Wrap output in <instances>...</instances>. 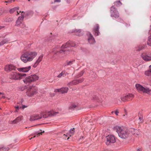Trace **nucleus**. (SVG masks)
<instances>
[{
  "label": "nucleus",
  "instance_id": "obj_36",
  "mask_svg": "<svg viewBox=\"0 0 151 151\" xmlns=\"http://www.w3.org/2000/svg\"><path fill=\"white\" fill-rule=\"evenodd\" d=\"M75 61V60H72V61H67V65H72L73 63Z\"/></svg>",
  "mask_w": 151,
  "mask_h": 151
},
{
  "label": "nucleus",
  "instance_id": "obj_19",
  "mask_svg": "<svg viewBox=\"0 0 151 151\" xmlns=\"http://www.w3.org/2000/svg\"><path fill=\"white\" fill-rule=\"evenodd\" d=\"M88 40L90 44H93L95 43V41L94 37H93L92 34L91 33L89 34V37L88 39Z\"/></svg>",
  "mask_w": 151,
  "mask_h": 151
},
{
  "label": "nucleus",
  "instance_id": "obj_48",
  "mask_svg": "<svg viewBox=\"0 0 151 151\" xmlns=\"http://www.w3.org/2000/svg\"><path fill=\"white\" fill-rule=\"evenodd\" d=\"M27 107V106H25V105H22V109H24V108H26Z\"/></svg>",
  "mask_w": 151,
  "mask_h": 151
},
{
  "label": "nucleus",
  "instance_id": "obj_15",
  "mask_svg": "<svg viewBox=\"0 0 151 151\" xmlns=\"http://www.w3.org/2000/svg\"><path fill=\"white\" fill-rule=\"evenodd\" d=\"M17 68L12 65H8L5 66L4 69L6 71L8 72L12 70H15Z\"/></svg>",
  "mask_w": 151,
  "mask_h": 151
},
{
  "label": "nucleus",
  "instance_id": "obj_7",
  "mask_svg": "<svg viewBox=\"0 0 151 151\" xmlns=\"http://www.w3.org/2000/svg\"><path fill=\"white\" fill-rule=\"evenodd\" d=\"M34 88V86H30L29 88L27 90L26 93L27 96L31 97L37 93V90L32 88Z\"/></svg>",
  "mask_w": 151,
  "mask_h": 151
},
{
  "label": "nucleus",
  "instance_id": "obj_14",
  "mask_svg": "<svg viewBox=\"0 0 151 151\" xmlns=\"http://www.w3.org/2000/svg\"><path fill=\"white\" fill-rule=\"evenodd\" d=\"M31 69V66L29 65L27 67L17 68V69L20 72L26 73L29 71Z\"/></svg>",
  "mask_w": 151,
  "mask_h": 151
},
{
  "label": "nucleus",
  "instance_id": "obj_61",
  "mask_svg": "<svg viewBox=\"0 0 151 151\" xmlns=\"http://www.w3.org/2000/svg\"><path fill=\"white\" fill-rule=\"evenodd\" d=\"M77 35H78V36H81V35H80V34H79V35L78 34Z\"/></svg>",
  "mask_w": 151,
  "mask_h": 151
},
{
  "label": "nucleus",
  "instance_id": "obj_51",
  "mask_svg": "<svg viewBox=\"0 0 151 151\" xmlns=\"http://www.w3.org/2000/svg\"><path fill=\"white\" fill-rule=\"evenodd\" d=\"M12 1V0H9V1H6L5 2L6 3H11V2Z\"/></svg>",
  "mask_w": 151,
  "mask_h": 151
},
{
  "label": "nucleus",
  "instance_id": "obj_37",
  "mask_svg": "<svg viewBox=\"0 0 151 151\" xmlns=\"http://www.w3.org/2000/svg\"><path fill=\"white\" fill-rule=\"evenodd\" d=\"M69 47H70L69 45H66L65 43V44L63 45L61 47L62 48H66Z\"/></svg>",
  "mask_w": 151,
  "mask_h": 151
},
{
  "label": "nucleus",
  "instance_id": "obj_58",
  "mask_svg": "<svg viewBox=\"0 0 151 151\" xmlns=\"http://www.w3.org/2000/svg\"><path fill=\"white\" fill-rule=\"evenodd\" d=\"M5 97L4 96H2L1 97L2 98H3V99H5Z\"/></svg>",
  "mask_w": 151,
  "mask_h": 151
},
{
  "label": "nucleus",
  "instance_id": "obj_25",
  "mask_svg": "<svg viewBox=\"0 0 151 151\" xmlns=\"http://www.w3.org/2000/svg\"><path fill=\"white\" fill-rule=\"evenodd\" d=\"M145 75L147 76H151V69L149 68V70L145 71Z\"/></svg>",
  "mask_w": 151,
  "mask_h": 151
},
{
  "label": "nucleus",
  "instance_id": "obj_41",
  "mask_svg": "<svg viewBox=\"0 0 151 151\" xmlns=\"http://www.w3.org/2000/svg\"><path fill=\"white\" fill-rule=\"evenodd\" d=\"M42 57H43L42 56H40L39 57V58H38V59H37V60H38V61H39L40 62V61H41L42 60Z\"/></svg>",
  "mask_w": 151,
  "mask_h": 151
},
{
  "label": "nucleus",
  "instance_id": "obj_31",
  "mask_svg": "<svg viewBox=\"0 0 151 151\" xmlns=\"http://www.w3.org/2000/svg\"><path fill=\"white\" fill-rule=\"evenodd\" d=\"M147 44L148 45L151 46V35L148 38Z\"/></svg>",
  "mask_w": 151,
  "mask_h": 151
},
{
  "label": "nucleus",
  "instance_id": "obj_29",
  "mask_svg": "<svg viewBox=\"0 0 151 151\" xmlns=\"http://www.w3.org/2000/svg\"><path fill=\"white\" fill-rule=\"evenodd\" d=\"M74 132V128H73L70 129L69 131V136L70 137L73 135Z\"/></svg>",
  "mask_w": 151,
  "mask_h": 151
},
{
  "label": "nucleus",
  "instance_id": "obj_30",
  "mask_svg": "<svg viewBox=\"0 0 151 151\" xmlns=\"http://www.w3.org/2000/svg\"><path fill=\"white\" fill-rule=\"evenodd\" d=\"M44 132V131H41V132H36L35 134H36V135L35 136H34L33 138H35L36 137H38L40 135H42V133Z\"/></svg>",
  "mask_w": 151,
  "mask_h": 151
},
{
  "label": "nucleus",
  "instance_id": "obj_44",
  "mask_svg": "<svg viewBox=\"0 0 151 151\" xmlns=\"http://www.w3.org/2000/svg\"><path fill=\"white\" fill-rule=\"evenodd\" d=\"M24 13L23 12H22V13L21 14V17H23V19L24 18Z\"/></svg>",
  "mask_w": 151,
  "mask_h": 151
},
{
  "label": "nucleus",
  "instance_id": "obj_11",
  "mask_svg": "<svg viewBox=\"0 0 151 151\" xmlns=\"http://www.w3.org/2000/svg\"><path fill=\"white\" fill-rule=\"evenodd\" d=\"M134 97V95L131 93H129L121 97V99L122 101L125 102L127 101L131 100Z\"/></svg>",
  "mask_w": 151,
  "mask_h": 151
},
{
  "label": "nucleus",
  "instance_id": "obj_6",
  "mask_svg": "<svg viewBox=\"0 0 151 151\" xmlns=\"http://www.w3.org/2000/svg\"><path fill=\"white\" fill-rule=\"evenodd\" d=\"M111 16L112 17L117 18L119 16V13L114 6H112L110 8Z\"/></svg>",
  "mask_w": 151,
  "mask_h": 151
},
{
  "label": "nucleus",
  "instance_id": "obj_5",
  "mask_svg": "<svg viewBox=\"0 0 151 151\" xmlns=\"http://www.w3.org/2000/svg\"><path fill=\"white\" fill-rule=\"evenodd\" d=\"M39 77L36 75H32L27 77L23 80L24 83L26 84H29L32 82L37 80Z\"/></svg>",
  "mask_w": 151,
  "mask_h": 151
},
{
  "label": "nucleus",
  "instance_id": "obj_23",
  "mask_svg": "<svg viewBox=\"0 0 151 151\" xmlns=\"http://www.w3.org/2000/svg\"><path fill=\"white\" fill-rule=\"evenodd\" d=\"M120 0H118V1H115L114 3V6L116 7H119L122 5V3L120 1Z\"/></svg>",
  "mask_w": 151,
  "mask_h": 151
},
{
  "label": "nucleus",
  "instance_id": "obj_63",
  "mask_svg": "<svg viewBox=\"0 0 151 151\" xmlns=\"http://www.w3.org/2000/svg\"><path fill=\"white\" fill-rule=\"evenodd\" d=\"M69 138V137H68V138H67V140H68Z\"/></svg>",
  "mask_w": 151,
  "mask_h": 151
},
{
  "label": "nucleus",
  "instance_id": "obj_17",
  "mask_svg": "<svg viewBox=\"0 0 151 151\" xmlns=\"http://www.w3.org/2000/svg\"><path fill=\"white\" fill-rule=\"evenodd\" d=\"M99 26L98 24H96L94 26L93 29V31L95 36H98L100 33L99 31Z\"/></svg>",
  "mask_w": 151,
  "mask_h": 151
},
{
  "label": "nucleus",
  "instance_id": "obj_62",
  "mask_svg": "<svg viewBox=\"0 0 151 151\" xmlns=\"http://www.w3.org/2000/svg\"><path fill=\"white\" fill-rule=\"evenodd\" d=\"M114 112V111H112L111 112V113H113Z\"/></svg>",
  "mask_w": 151,
  "mask_h": 151
},
{
  "label": "nucleus",
  "instance_id": "obj_64",
  "mask_svg": "<svg viewBox=\"0 0 151 151\" xmlns=\"http://www.w3.org/2000/svg\"><path fill=\"white\" fill-rule=\"evenodd\" d=\"M81 137V138H83V137Z\"/></svg>",
  "mask_w": 151,
  "mask_h": 151
},
{
  "label": "nucleus",
  "instance_id": "obj_1",
  "mask_svg": "<svg viewBox=\"0 0 151 151\" xmlns=\"http://www.w3.org/2000/svg\"><path fill=\"white\" fill-rule=\"evenodd\" d=\"M37 52L31 51H23V54L21 56V59L24 63L32 61L37 55Z\"/></svg>",
  "mask_w": 151,
  "mask_h": 151
},
{
  "label": "nucleus",
  "instance_id": "obj_24",
  "mask_svg": "<svg viewBox=\"0 0 151 151\" xmlns=\"http://www.w3.org/2000/svg\"><path fill=\"white\" fill-rule=\"evenodd\" d=\"M66 45H69V46L73 47L76 46V44L73 42L71 41H69L66 43Z\"/></svg>",
  "mask_w": 151,
  "mask_h": 151
},
{
  "label": "nucleus",
  "instance_id": "obj_53",
  "mask_svg": "<svg viewBox=\"0 0 151 151\" xmlns=\"http://www.w3.org/2000/svg\"><path fill=\"white\" fill-rule=\"evenodd\" d=\"M137 151H142V150L140 148H138L137 150Z\"/></svg>",
  "mask_w": 151,
  "mask_h": 151
},
{
  "label": "nucleus",
  "instance_id": "obj_34",
  "mask_svg": "<svg viewBox=\"0 0 151 151\" xmlns=\"http://www.w3.org/2000/svg\"><path fill=\"white\" fill-rule=\"evenodd\" d=\"M40 62L39 61H38V60H37L36 62L34 63V65H33V67L35 68L36 67Z\"/></svg>",
  "mask_w": 151,
  "mask_h": 151
},
{
  "label": "nucleus",
  "instance_id": "obj_54",
  "mask_svg": "<svg viewBox=\"0 0 151 151\" xmlns=\"http://www.w3.org/2000/svg\"><path fill=\"white\" fill-rule=\"evenodd\" d=\"M64 135L66 137L68 136H69V133H67L66 134H64Z\"/></svg>",
  "mask_w": 151,
  "mask_h": 151
},
{
  "label": "nucleus",
  "instance_id": "obj_42",
  "mask_svg": "<svg viewBox=\"0 0 151 151\" xmlns=\"http://www.w3.org/2000/svg\"><path fill=\"white\" fill-rule=\"evenodd\" d=\"M114 112L115 114L116 115H117V116L118 115V113H119V112L118 111V109L116 110V111H114Z\"/></svg>",
  "mask_w": 151,
  "mask_h": 151
},
{
  "label": "nucleus",
  "instance_id": "obj_18",
  "mask_svg": "<svg viewBox=\"0 0 151 151\" xmlns=\"http://www.w3.org/2000/svg\"><path fill=\"white\" fill-rule=\"evenodd\" d=\"M42 117V116L41 115L40 116L38 115H32L30 116L29 120L30 121H34L41 119Z\"/></svg>",
  "mask_w": 151,
  "mask_h": 151
},
{
  "label": "nucleus",
  "instance_id": "obj_49",
  "mask_svg": "<svg viewBox=\"0 0 151 151\" xmlns=\"http://www.w3.org/2000/svg\"><path fill=\"white\" fill-rule=\"evenodd\" d=\"M98 98L96 97V96H94L93 97V99L94 100H96Z\"/></svg>",
  "mask_w": 151,
  "mask_h": 151
},
{
  "label": "nucleus",
  "instance_id": "obj_20",
  "mask_svg": "<svg viewBox=\"0 0 151 151\" xmlns=\"http://www.w3.org/2000/svg\"><path fill=\"white\" fill-rule=\"evenodd\" d=\"M19 10V7H15L11 9L9 12L10 13L12 14L14 13L15 12H17V15L19 13H18V10Z\"/></svg>",
  "mask_w": 151,
  "mask_h": 151
},
{
  "label": "nucleus",
  "instance_id": "obj_43",
  "mask_svg": "<svg viewBox=\"0 0 151 151\" xmlns=\"http://www.w3.org/2000/svg\"><path fill=\"white\" fill-rule=\"evenodd\" d=\"M81 29H75V30L74 31V32H79V33H80V32H81Z\"/></svg>",
  "mask_w": 151,
  "mask_h": 151
},
{
  "label": "nucleus",
  "instance_id": "obj_12",
  "mask_svg": "<svg viewBox=\"0 0 151 151\" xmlns=\"http://www.w3.org/2000/svg\"><path fill=\"white\" fill-rule=\"evenodd\" d=\"M130 134H131L136 137H138L140 133L138 130L133 128H131L129 129Z\"/></svg>",
  "mask_w": 151,
  "mask_h": 151
},
{
  "label": "nucleus",
  "instance_id": "obj_59",
  "mask_svg": "<svg viewBox=\"0 0 151 151\" xmlns=\"http://www.w3.org/2000/svg\"><path fill=\"white\" fill-rule=\"evenodd\" d=\"M149 68H150V69H151V65L149 66Z\"/></svg>",
  "mask_w": 151,
  "mask_h": 151
},
{
  "label": "nucleus",
  "instance_id": "obj_57",
  "mask_svg": "<svg viewBox=\"0 0 151 151\" xmlns=\"http://www.w3.org/2000/svg\"><path fill=\"white\" fill-rule=\"evenodd\" d=\"M4 27V26H0V29H2V28H3Z\"/></svg>",
  "mask_w": 151,
  "mask_h": 151
},
{
  "label": "nucleus",
  "instance_id": "obj_33",
  "mask_svg": "<svg viewBox=\"0 0 151 151\" xmlns=\"http://www.w3.org/2000/svg\"><path fill=\"white\" fill-rule=\"evenodd\" d=\"M58 112H52L51 113H49L48 115H51V116H55L56 115L58 114Z\"/></svg>",
  "mask_w": 151,
  "mask_h": 151
},
{
  "label": "nucleus",
  "instance_id": "obj_38",
  "mask_svg": "<svg viewBox=\"0 0 151 151\" xmlns=\"http://www.w3.org/2000/svg\"><path fill=\"white\" fill-rule=\"evenodd\" d=\"M12 19L11 18H7L6 20V21L8 22H12Z\"/></svg>",
  "mask_w": 151,
  "mask_h": 151
},
{
  "label": "nucleus",
  "instance_id": "obj_47",
  "mask_svg": "<svg viewBox=\"0 0 151 151\" xmlns=\"http://www.w3.org/2000/svg\"><path fill=\"white\" fill-rule=\"evenodd\" d=\"M60 2V0H55L54 2Z\"/></svg>",
  "mask_w": 151,
  "mask_h": 151
},
{
  "label": "nucleus",
  "instance_id": "obj_39",
  "mask_svg": "<svg viewBox=\"0 0 151 151\" xmlns=\"http://www.w3.org/2000/svg\"><path fill=\"white\" fill-rule=\"evenodd\" d=\"M76 107V106L75 105H71L69 108V109H73Z\"/></svg>",
  "mask_w": 151,
  "mask_h": 151
},
{
  "label": "nucleus",
  "instance_id": "obj_45",
  "mask_svg": "<svg viewBox=\"0 0 151 151\" xmlns=\"http://www.w3.org/2000/svg\"><path fill=\"white\" fill-rule=\"evenodd\" d=\"M65 51L64 50H60V51H57V52H58L61 53H62V52H65Z\"/></svg>",
  "mask_w": 151,
  "mask_h": 151
},
{
  "label": "nucleus",
  "instance_id": "obj_13",
  "mask_svg": "<svg viewBox=\"0 0 151 151\" xmlns=\"http://www.w3.org/2000/svg\"><path fill=\"white\" fill-rule=\"evenodd\" d=\"M23 17H19L16 22L15 26L17 27H20L24 28L25 26L22 23L23 21Z\"/></svg>",
  "mask_w": 151,
  "mask_h": 151
},
{
  "label": "nucleus",
  "instance_id": "obj_10",
  "mask_svg": "<svg viewBox=\"0 0 151 151\" xmlns=\"http://www.w3.org/2000/svg\"><path fill=\"white\" fill-rule=\"evenodd\" d=\"M142 59L146 61H151V52L143 53L141 55Z\"/></svg>",
  "mask_w": 151,
  "mask_h": 151
},
{
  "label": "nucleus",
  "instance_id": "obj_22",
  "mask_svg": "<svg viewBox=\"0 0 151 151\" xmlns=\"http://www.w3.org/2000/svg\"><path fill=\"white\" fill-rule=\"evenodd\" d=\"M67 74H68V73H66L65 70H63L58 76L57 77L60 78L62 76L64 77L66 76Z\"/></svg>",
  "mask_w": 151,
  "mask_h": 151
},
{
  "label": "nucleus",
  "instance_id": "obj_3",
  "mask_svg": "<svg viewBox=\"0 0 151 151\" xmlns=\"http://www.w3.org/2000/svg\"><path fill=\"white\" fill-rule=\"evenodd\" d=\"M135 87L137 91L139 92H142L143 93L147 94H151V90L147 87H144L140 84L137 83L135 85Z\"/></svg>",
  "mask_w": 151,
  "mask_h": 151
},
{
  "label": "nucleus",
  "instance_id": "obj_40",
  "mask_svg": "<svg viewBox=\"0 0 151 151\" xmlns=\"http://www.w3.org/2000/svg\"><path fill=\"white\" fill-rule=\"evenodd\" d=\"M4 12V9L2 8H0V15H1Z\"/></svg>",
  "mask_w": 151,
  "mask_h": 151
},
{
  "label": "nucleus",
  "instance_id": "obj_52",
  "mask_svg": "<svg viewBox=\"0 0 151 151\" xmlns=\"http://www.w3.org/2000/svg\"><path fill=\"white\" fill-rule=\"evenodd\" d=\"M83 72L82 71L81 72V73L80 75V76H82L83 74Z\"/></svg>",
  "mask_w": 151,
  "mask_h": 151
},
{
  "label": "nucleus",
  "instance_id": "obj_32",
  "mask_svg": "<svg viewBox=\"0 0 151 151\" xmlns=\"http://www.w3.org/2000/svg\"><path fill=\"white\" fill-rule=\"evenodd\" d=\"M139 114H138V116H139V124L140 123H143L144 122V121L143 119V117L142 116H139Z\"/></svg>",
  "mask_w": 151,
  "mask_h": 151
},
{
  "label": "nucleus",
  "instance_id": "obj_50",
  "mask_svg": "<svg viewBox=\"0 0 151 151\" xmlns=\"http://www.w3.org/2000/svg\"><path fill=\"white\" fill-rule=\"evenodd\" d=\"M47 116H46L45 114V115H43V117L44 118H45L47 117Z\"/></svg>",
  "mask_w": 151,
  "mask_h": 151
},
{
  "label": "nucleus",
  "instance_id": "obj_46",
  "mask_svg": "<svg viewBox=\"0 0 151 151\" xmlns=\"http://www.w3.org/2000/svg\"><path fill=\"white\" fill-rule=\"evenodd\" d=\"M67 62L66 61L65 63H64L63 64V66H65L67 65H67Z\"/></svg>",
  "mask_w": 151,
  "mask_h": 151
},
{
  "label": "nucleus",
  "instance_id": "obj_21",
  "mask_svg": "<svg viewBox=\"0 0 151 151\" xmlns=\"http://www.w3.org/2000/svg\"><path fill=\"white\" fill-rule=\"evenodd\" d=\"M22 119L21 117H18L16 118V119L13 121H11V122L13 124H15L17 123L18 122L20 121Z\"/></svg>",
  "mask_w": 151,
  "mask_h": 151
},
{
  "label": "nucleus",
  "instance_id": "obj_4",
  "mask_svg": "<svg viewBox=\"0 0 151 151\" xmlns=\"http://www.w3.org/2000/svg\"><path fill=\"white\" fill-rule=\"evenodd\" d=\"M26 75L24 73H19L16 72H12L9 76V78L13 80H19L23 78Z\"/></svg>",
  "mask_w": 151,
  "mask_h": 151
},
{
  "label": "nucleus",
  "instance_id": "obj_35",
  "mask_svg": "<svg viewBox=\"0 0 151 151\" xmlns=\"http://www.w3.org/2000/svg\"><path fill=\"white\" fill-rule=\"evenodd\" d=\"M40 62L39 61H38V60H37L36 62L34 63V65H33V67L35 68L36 67Z\"/></svg>",
  "mask_w": 151,
  "mask_h": 151
},
{
  "label": "nucleus",
  "instance_id": "obj_2",
  "mask_svg": "<svg viewBox=\"0 0 151 151\" xmlns=\"http://www.w3.org/2000/svg\"><path fill=\"white\" fill-rule=\"evenodd\" d=\"M115 129L119 136L123 139H126L131 136L129 129L123 128L119 126L116 127Z\"/></svg>",
  "mask_w": 151,
  "mask_h": 151
},
{
  "label": "nucleus",
  "instance_id": "obj_26",
  "mask_svg": "<svg viewBox=\"0 0 151 151\" xmlns=\"http://www.w3.org/2000/svg\"><path fill=\"white\" fill-rule=\"evenodd\" d=\"M9 41L7 39H4L0 42V46L4 45V44L7 43Z\"/></svg>",
  "mask_w": 151,
  "mask_h": 151
},
{
  "label": "nucleus",
  "instance_id": "obj_60",
  "mask_svg": "<svg viewBox=\"0 0 151 151\" xmlns=\"http://www.w3.org/2000/svg\"><path fill=\"white\" fill-rule=\"evenodd\" d=\"M125 111V115H127V112H126V111Z\"/></svg>",
  "mask_w": 151,
  "mask_h": 151
},
{
  "label": "nucleus",
  "instance_id": "obj_27",
  "mask_svg": "<svg viewBox=\"0 0 151 151\" xmlns=\"http://www.w3.org/2000/svg\"><path fill=\"white\" fill-rule=\"evenodd\" d=\"M9 149L8 147H4L3 146H0V151H8Z\"/></svg>",
  "mask_w": 151,
  "mask_h": 151
},
{
  "label": "nucleus",
  "instance_id": "obj_16",
  "mask_svg": "<svg viewBox=\"0 0 151 151\" xmlns=\"http://www.w3.org/2000/svg\"><path fill=\"white\" fill-rule=\"evenodd\" d=\"M68 90V87L62 88L60 89H56L55 90V91H58L60 93H65L67 92Z\"/></svg>",
  "mask_w": 151,
  "mask_h": 151
},
{
  "label": "nucleus",
  "instance_id": "obj_9",
  "mask_svg": "<svg viewBox=\"0 0 151 151\" xmlns=\"http://www.w3.org/2000/svg\"><path fill=\"white\" fill-rule=\"evenodd\" d=\"M106 144L108 145L111 143H114L116 141L115 138L113 135H108L106 137Z\"/></svg>",
  "mask_w": 151,
  "mask_h": 151
},
{
  "label": "nucleus",
  "instance_id": "obj_28",
  "mask_svg": "<svg viewBox=\"0 0 151 151\" xmlns=\"http://www.w3.org/2000/svg\"><path fill=\"white\" fill-rule=\"evenodd\" d=\"M147 45L146 44L141 45L139 47V49L137 50L140 51L141 50L145 49Z\"/></svg>",
  "mask_w": 151,
  "mask_h": 151
},
{
  "label": "nucleus",
  "instance_id": "obj_8",
  "mask_svg": "<svg viewBox=\"0 0 151 151\" xmlns=\"http://www.w3.org/2000/svg\"><path fill=\"white\" fill-rule=\"evenodd\" d=\"M84 80L83 78H81L79 79H75L69 82L68 83V86H71L76 85L78 83L82 82Z\"/></svg>",
  "mask_w": 151,
  "mask_h": 151
},
{
  "label": "nucleus",
  "instance_id": "obj_56",
  "mask_svg": "<svg viewBox=\"0 0 151 151\" xmlns=\"http://www.w3.org/2000/svg\"><path fill=\"white\" fill-rule=\"evenodd\" d=\"M15 108L16 109H19V106H16L15 107Z\"/></svg>",
  "mask_w": 151,
  "mask_h": 151
},
{
  "label": "nucleus",
  "instance_id": "obj_55",
  "mask_svg": "<svg viewBox=\"0 0 151 151\" xmlns=\"http://www.w3.org/2000/svg\"><path fill=\"white\" fill-rule=\"evenodd\" d=\"M52 52L54 54H55L57 53L54 50H53Z\"/></svg>",
  "mask_w": 151,
  "mask_h": 151
}]
</instances>
